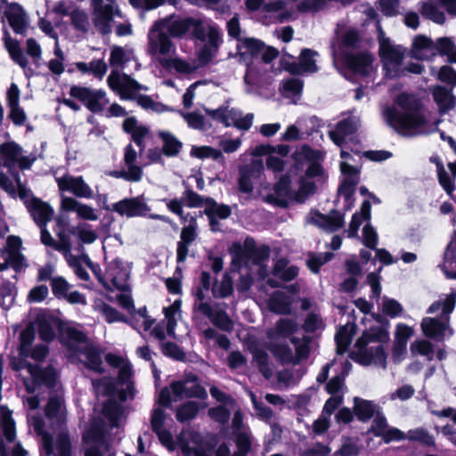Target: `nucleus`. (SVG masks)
<instances>
[{"instance_id": "obj_1", "label": "nucleus", "mask_w": 456, "mask_h": 456, "mask_svg": "<svg viewBox=\"0 0 456 456\" xmlns=\"http://www.w3.org/2000/svg\"><path fill=\"white\" fill-rule=\"evenodd\" d=\"M402 112L387 107L383 115L387 124L403 135L429 134L437 130V124H429L422 112L421 102L412 94H402L396 99Z\"/></svg>"}, {"instance_id": "obj_2", "label": "nucleus", "mask_w": 456, "mask_h": 456, "mask_svg": "<svg viewBox=\"0 0 456 456\" xmlns=\"http://www.w3.org/2000/svg\"><path fill=\"white\" fill-rule=\"evenodd\" d=\"M360 37L356 29L337 31L330 48L333 61H343L355 74L369 76L373 69V57L367 52L359 51Z\"/></svg>"}, {"instance_id": "obj_3", "label": "nucleus", "mask_w": 456, "mask_h": 456, "mask_svg": "<svg viewBox=\"0 0 456 456\" xmlns=\"http://www.w3.org/2000/svg\"><path fill=\"white\" fill-rule=\"evenodd\" d=\"M102 413L107 425L101 418L94 419L83 439L86 444L85 456H113L107 441L109 428H118L122 419L124 409L121 404L109 399L103 405Z\"/></svg>"}, {"instance_id": "obj_4", "label": "nucleus", "mask_w": 456, "mask_h": 456, "mask_svg": "<svg viewBox=\"0 0 456 456\" xmlns=\"http://www.w3.org/2000/svg\"><path fill=\"white\" fill-rule=\"evenodd\" d=\"M45 415L52 426L53 431L58 430V434L53 439V436L45 430V422L41 416H31L28 418L29 425L34 431L41 437L42 452L45 456H54L56 452V442L61 434H66L71 444L69 435L64 426L66 424V409L64 401L61 393H56L50 396L45 408ZM72 448V446L70 445Z\"/></svg>"}, {"instance_id": "obj_5", "label": "nucleus", "mask_w": 456, "mask_h": 456, "mask_svg": "<svg viewBox=\"0 0 456 456\" xmlns=\"http://www.w3.org/2000/svg\"><path fill=\"white\" fill-rule=\"evenodd\" d=\"M322 175V167L318 163L313 162L306 168L305 174L300 178L299 189L296 195L293 194L290 189L289 177L282 175L275 184L273 191L266 196V200L268 202L282 208L288 207L293 200L303 202L308 195L314 192L315 183L312 179H321Z\"/></svg>"}, {"instance_id": "obj_6", "label": "nucleus", "mask_w": 456, "mask_h": 456, "mask_svg": "<svg viewBox=\"0 0 456 456\" xmlns=\"http://www.w3.org/2000/svg\"><path fill=\"white\" fill-rule=\"evenodd\" d=\"M388 339L389 334L386 328L371 327L357 339L351 358L364 366L374 364L385 369L387 354L382 344Z\"/></svg>"}, {"instance_id": "obj_7", "label": "nucleus", "mask_w": 456, "mask_h": 456, "mask_svg": "<svg viewBox=\"0 0 456 456\" xmlns=\"http://www.w3.org/2000/svg\"><path fill=\"white\" fill-rule=\"evenodd\" d=\"M133 59V50L118 45L111 47L110 65L112 70L107 78V82L109 86L118 93L122 99H134L137 92L148 89L129 76L119 72V69H122Z\"/></svg>"}, {"instance_id": "obj_8", "label": "nucleus", "mask_w": 456, "mask_h": 456, "mask_svg": "<svg viewBox=\"0 0 456 456\" xmlns=\"http://www.w3.org/2000/svg\"><path fill=\"white\" fill-rule=\"evenodd\" d=\"M456 305V290L452 289L444 298L435 301L428 308V314H435L442 310L439 317H425L422 319L420 327L423 334L436 341L442 342L453 335V330L450 326V314Z\"/></svg>"}, {"instance_id": "obj_9", "label": "nucleus", "mask_w": 456, "mask_h": 456, "mask_svg": "<svg viewBox=\"0 0 456 456\" xmlns=\"http://www.w3.org/2000/svg\"><path fill=\"white\" fill-rule=\"evenodd\" d=\"M65 333V345L68 349L78 358L84 356L85 364L88 369L102 372V352L99 348L93 345L83 332L74 328H68Z\"/></svg>"}, {"instance_id": "obj_10", "label": "nucleus", "mask_w": 456, "mask_h": 456, "mask_svg": "<svg viewBox=\"0 0 456 456\" xmlns=\"http://www.w3.org/2000/svg\"><path fill=\"white\" fill-rule=\"evenodd\" d=\"M340 157L342 159L340 170L344 175V180L338 189V194L340 197H344L346 203L345 210L347 211L353 206L352 197L355 187L360 182V160L362 159V155L359 151H353L351 153L342 149Z\"/></svg>"}, {"instance_id": "obj_11", "label": "nucleus", "mask_w": 456, "mask_h": 456, "mask_svg": "<svg viewBox=\"0 0 456 456\" xmlns=\"http://www.w3.org/2000/svg\"><path fill=\"white\" fill-rule=\"evenodd\" d=\"M45 246L46 247V255L53 256V251L60 252L68 265L74 271L75 274L82 281L89 280V273L83 267L84 258L83 254L81 256H75L72 254V240L64 231L58 232V240H55L53 237L45 235Z\"/></svg>"}, {"instance_id": "obj_12", "label": "nucleus", "mask_w": 456, "mask_h": 456, "mask_svg": "<svg viewBox=\"0 0 456 456\" xmlns=\"http://www.w3.org/2000/svg\"><path fill=\"white\" fill-rule=\"evenodd\" d=\"M448 55L450 61L456 62V47L449 37H440L436 43L425 36L414 38L411 56L417 60H430L436 54Z\"/></svg>"}, {"instance_id": "obj_13", "label": "nucleus", "mask_w": 456, "mask_h": 456, "mask_svg": "<svg viewBox=\"0 0 456 456\" xmlns=\"http://www.w3.org/2000/svg\"><path fill=\"white\" fill-rule=\"evenodd\" d=\"M379 56L386 70V75L395 77L404 75L403 61L406 50L402 45L394 44L385 33L379 31Z\"/></svg>"}, {"instance_id": "obj_14", "label": "nucleus", "mask_w": 456, "mask_h": 456, "mask_svg": "<svg viewBox=\"0 0 456 456\" xmlns=\"http://www.w3.org/2000/svg\"><path fill=\"white\" fill-rule=\"evenodd\" d=\"M170 37L182 38L189 33L201 41H206V25L201 20L179 16H169L157 20Z\"/></svg>"}, {"instance_id": "obj_15", "label": "nucleus", "mask_w": 456, "mask_h": 456, "mask_svg": "<svg viewBox=\"0 0 456 456\" xmlns=\"http://www.w3.org/2000/svg\"><path fill=\"white\" fill-rule=\"evenodd\" d=\"M147 53L158 61L159 58H168L175 53V45L158 21L149 30Z\"/></svg>"}, {"instance_id": "obj_16", "label": "nucleus", "mask_w": 456, "mask_h": 456, "mask_svg": "<svg viewBox=\"0 0 456 456\" xmlns=\"http://www.w3.org/2000/svg\"><path fill=\"white\" fill-rule=\"evenodd\" d=\"M22 148L14 142H4L0 145V166L12 169L18 166L20 169H28L37 159L36 156L22 154Z\"/></svg>"}, {"instance_id": "obj_17", "label": "nucleus", "mask_w": 456, "mask_h": 456, "mask_svg": "<svg viewBox=\"0 0 456 456\" xmlns=\"http://www.w3.org/2000/svg\"><path fill=\"white\" fill-rule=\"evenodd\" d=\"M70 95L79 100L90 111L98 113L109 104L106 93L103 90H94L88 87L73 86Z\"/></svg>"}, {"instance_id": "obj_18", "label": "nucleus", "mask_w": 456, "mask_h": 456, "mask_svg": "<svg viewBox=\"0 0 456 456\" xmlns=\"http://www.w3.org/2000/svg\"><path fill=\"white\" fill-rule=\"evenodd\" d=\"M91 6L95 28L102 35L110 34L114 15H119L118 9L113 4L105 3L104 0H91Z\"/></svg>"}, {"instance_id": "obj_19", "label": "nucleus", "mask_w": 456, "mask_h": 456, "mask_svg": "<svg viewBox=\"0 0 456 456\" xmlns=\"http://www.w3.org/2000/svg\"><path fill=\"white\" fill-rule=\"evenodd\" d=\"M318 53L308 48L301 51L299 61L297 62L290 54H286L281 61L282 68L293 75H301L303 73H314L318 70L314 57Z\"/></svg>"}, {"instance_id": "obj_20", "label": "nucleus", "mask_w": 456, "mask_h": 456, "mask_svg": "<svg viewBox=\"0 0 456 456\" xmlns=\"http://www.w3.org/2000/svg\"><path fill=\"white\" fill-rule=\"evenodd\" d=\"M27 369L30 374V379H23V383L27 391L33 394L37 386L44 385L49 388L57 387V371L52 366H48L44 370H37L32 364H27Z\"/></svg>"}, {"instance_id": "obj_21", "label": "nucleus", "mask_w": 456, "mask_h": 456, "mask_svg": "<svg viewBox=\"0 0 456 456\" xmlns=\"http://www.w3.org/2000/svg\"><path fill=\"white\" fill-rule=\"evenodd\" d=\"M106 210L117 212L122 216L134 217L148 216L151 208L142 197L126 198L114 203L111 208L104 204Z\"/></svg>"}, {"instance_id": "obj_22", "label": "nucleus", "mask_w": 456, "mask_h": 456, "mask_svg": "<svg viewBox=\"0 0 456 456\" xmlns=\"http://www.w3.org/2000/svg\"><path fill=\"white\" fill-rule=\"evenodd\" d=\"M170 387L175 402L183 398L197 397L204 399L207 397L206 389L197 383L195 375H190L183 380L175 381L170 385Z\"/></svg>"}, {"instance_id": "obj_23", "label": "nucleus", "mask_w": 456, "mask_h": 456, "mask_svg": "<svg viewBox=\"0 0 456 456\" xmlns=\"http://www.w3.org/2000/svg\"><path fill=\"white\" fill-rule=\"evenodd\" d=\"M206 40H208L207 43L198 52V59L200 65L208 64L216 57L223 41L219 28L213 25H206Z\"/></svg>"}, {"instance_id": "obj_24", "label": "nucleus", "mask_w": 456, "mask_h": 456, "mask_svg": "<svg viewBox=\"0 0 456 456\" xmlns=\"http://www.w3.org/2000/svg\"><path fill=\"white\" fill-rule=\"evenodd\" d=\"M27 208L40 228V240L45 245V235L48 234V236L53 237L46 229V224L51 220L53 211L48 204L37 198L28 202Z\"/></svg>"}, {"instance_id": "obj_25", "label": "nucleus", "mask_w": 456, "mask_h": 456, "mask_svg": "<svg viewBox=\"0 0 456 456\" xmlns=\"http://www.w3.org/2000/svg\"><path fill=\"white\" fill-rule=\"evenodd\" d=\"M56 183L60 191H69L78 198L91 199L94 196L92 188L82 176H73L66 174L61 177H56Z\"/></svg>"}, {"instance_id": "obj_26", "label": "nucleus", "mask_w": 456, "mask_h": 456, "mask_svg": "<svg viewBox=\"0 0 456 456\" xmlns=\"http://www.w3.org/2000/svg\"><path fill=\"white\" fill-rule=\"evenodd\" d=\"M232 435L234 437L238 449L248 452L251 450L253 436L249 427L243 422L242 411L238 409L232 420Z\"/></svg>"}, {"instance_id": "obj_27", "label": "nucleus", "mask_w": 456, "mask_h": 456, "mask_svg": "<svg viewBox=\"0 0 456 456\" xmlns=\"http://www.w3.org/2000/svg\"><path fill=\"white\" fill-rule=\"evenodd\" d=\"M198 224L195 216H190V224L182 228L180 240L177 242L176 259L178 263L186 260L189 247L196 240Z\"/></svg>"}, {"instance_id": "obj_28", "label": "nucleus", "mask_w": 456, "mask_h": 456, "mask_svg": "<svg viewBox=\"0 0 456 456\" xmlns=\"http://www.w3.org/2000/svg\"><path fill=\"white\" fill-rule=\"evenodd\" d=\"M107 281L110 280L114 289L118 290H126L128 289L129 273L123 265L122 262L115 259L110 262L106 268Z\"/></svg>"}, {"instance_id": "obj_29", "label": "nucleus", "mask_w": 456, "mask_h": 456, "mask_svg": "<svg viewBox=\"0 0 456 456\" xmlns=\"http://www.w3.org/2000/svg\"><path fill=\"white\" fill-rule=\"evenodd\" d=\"M310 222L328 232H333L344 226L345 217L344 214L336 210L331 211L329 215L314 212Z\"/></svg>"}, {"instance_id": "obj_30", "label": "nucleus", "mask_w": 456, "mask_h": 456, "mask_svg": "<svg viewBox=\"0 0 456 456\" xmlns=\"http://www.w3.org/2000/svg\"><path fill=\"white\" fill-rule=\"evenodd\" d=\"M21 240L19 237L10 236L6 248L2 251L1 257L9 267L19 270L23 266L24 256L20 251Z\"/></svg>"}, {"instance_id": "obj_31", "label": "nucleus", "mask_w": 456, "mask_h": 456, "mask_svg": "<svg viewBox=\"0 0 456 456\" xmlns=\"http://www.w3.org/2000/svg\"><path fill=\"white\" fill-rule=\"evenodd\" d=\"M360 120L355 116H350L339 121L335 130H330V139L338 146H341L346 136L354 134L359 127Z\"/></svg>"}, {"instance_id": "obj_32", "label": "nucleus", "mask_w": 456, "mask_h": 456, "mask_svg": "<svg viewBox=\"0 0 456 456\" xmlns=\"http://www.w3.org/2000/svg\"><path fill=\"white\" fill-rule=\"evenodd\" d=\"M432 95L441 115L446 114L455 109L456 96L452 93V88H447L444 86H436L432 89Z\"/></svg>"}, {"instance_id": "obj_33", "label": "nucleus", "mask_w": 456, "mask_h": 456, "mask_svg": "<svg viewBox=\"0 0 456 456\" xmlns=\"http://www.w3.org/2000/svg\"><path fill=\"white\" fill-rule=\"evenodd\" d=\"M8 22L16 34L23 35L28 28V20L23 8L17 3L10 4L4 12Z\"/></svg>"}, {"instance_id": "obj_34", "label": "nucleus", "mask_w": 456, "mask_h": 456, "mask_svg": "<svg viewBox=\"0 0 456 456\" xmlns=\"http://www.w3.org/2000/svg\"><path fill=\"white\" fill-rule=\"evenodd\" d=\"M61 208L64 211H75L78 217L85 220L96 221L98 219V215L92 207L71 197L63 196L61 198Z\"/></svg>"}, {"instance_id": "obj_35", "label": "nucleus", "mask_w": 456, "mask_h": 456, "mask_svg": "<svg viewBox=\"0 0 456 456\" xmlns=\"http://www.w3.org/2000/svg\"><path fill=\"white\" fill-rule=\"evenodd\" d=\"M0 456H8L4 438L11 443L13 442L16 437L15 422L12 418L9 411H2L0 419Z\"/></svg>"}, {"instance_id": "obj_36", "label": "nucleus", "mask_w": 456, "mask_h": 456, "mask_svg": "<svg viewBox=\"0 0 456 456\" xmlns=\"http://www.w3.org/2000/svg\"><path fill=\"white\" fill-rule=\"evenodd\" d=\"M123 129L126 133L131 134L132 140L140 148V152L142 153L145 149L144 139L150 134L149 128L140 125L136 118L131 117L124 120Z\"/></svg>"}, {"instance_id": "obj_37", "label": "nucleus", "mask_w": 456, "mask_h": 456, "mask_svg": "<svg viewBox=\"0 0 456 456\" xmlns=\"http://www.w3.org/2000/svg\"><path fill=\"white\" fill-rule=\"evenodd\" d=\"M131 365L130 363L126 362L118 370V383L122 387V388L118 390V398L122 402H125L127 399H132L134 395V387L131 381Z\"/></svg>"}, {"instance_id": "obj_38", "label": "nucleus", "mask_w": 456, "mask_h": 456, "mask_svg": "<svg viewBox=\"0 0 456 456\" xmlns=\"http://www.w3.org/2000/svg\"><path fill=\"white\" fill-rule=\"evenodd\" d=\"M254 115L252 113H248L243 117L240 110L234 108L229 110L227 108L225 126H234L238 129L247 131L251 127Z\"/></svg>"}, {"instance_id": "obj_39", "label": "nucleus", "mask_w": 456, "mask_h": 456, "mask_svg": "<svg viewBox=\"0 0 456 456\" xmlns=\"http://www.w3.org/2000/svg\"><path fill=\"white\" fill-rule=\"evenodd\" d=\"M4 42L6 50L8 51L12 60L16 62L22 69H26L28 65V59L24 55L17 40L12 38L7 30L4 31Z\"/></svg>"}, {"instance_id": "obj_40", "label": "nucleus", "mask_w": 456, "mask_h": 456, "mask_svg": "<svg viewBox=\"0 0 456 456\" xmlns=\"http://www.w3.org/2000/svg\"><path fill=\"white\" fill-rule=\"evenodd\" d=\"M370 208L371 206L370 201L364 200L361 206L360 212H356L353 215L349 227L346 231L349 238L356 237L358 230L362 222L370 218Z\"/></svg>"}, {"instance_id": "obj_41", "label": "nucleus", "mask_w": 456, "mask_h": 456, "mask_svg": "<svg viewBox=\"0 0 456 456\" xmlns=\"http://www.w3.org/2000/svg\"><path fill=\"white\" fill-rule=\"evenodd\" d=\"M297 323L290 319H281L274 328L267 330V338L270 340H275L278 338H287L293 334L297 330Z\"/></svg>"}, {"instance_id": "obj_42", "label": "nucleus", "mask_w": 456, "mask_h": 456, "mask_svg": "<svg viewBox=\"0 0 456 456\" xmlns=\"http://www.w3.org/2000/svg\"><path fill=\"white\" fill-rule=\"evenodd\" d=\"M291 303L290 297L286 293L275 291L270 297L268 305L273 313L287 314L290 313Z\"/></svg>"}, {"instance_id": "obj_43", "label": "nucleus", "mask_w": 456, "mask_h": 456, "mask_svg": "<svg viewBox=\"0 0 456 456\" xmlns=\"http://www.w3.org/2000/svg\"><path fill=\"white\" fill-rule=\"evenodd\" d=\"M159 62L165 69H174L182 74H191L198 69L195 62H189L179 58H159Z\"/></svg>"}, {"instance_id": "obj_44", "label": "nucleus", "mask_w": 456, "mask_h": 456, "mask_svg": "<svg viewBox=\"0 0 456 456\" xmlns=\"http://www.w3.org/2000/svg\"><path fill=\"white\" fill-rule=\"evenodd\" d=\"M159 138L163 142L162 151L167 157H175L179 154L183 147V143L170 132L160 131Z\"/></svg>"}, {"instance_id": "obj_45", "label": "nucleus", "mask_w": 456, "mask_h": 456, "mask_svg": "<svg viewBox=\"0 0 456 456\" xmlns=\"http://www.w3.org/2000/svg\"><path fill=\"white\" fill-rule=\"evenodd\" d=\"M264 49V43L252 37H243L237 43V50L241 56H258Z\"/></svg>"}, {"instance_id": "obj_46", "label": "nucleus", "mask_w": 456, "mask_h": 456, "mask_svg": "<svg viewBox=\"0 0 456 456\" xmlns=\"http://www.w3.org/2000/svg\"><path fill=\"white\" fill-rule=\"evenodd\" d=\"M69 18L70 23L75 30L81 32L83 34H86L89 32L91 28V22L89 15L86 10L77 6L71 12Z\"/></svg>"}, {"instance_id": "obj_47", "label": "nucleus", "mask_w": 456, "mask_h": 456, "mask_svg": "<svg viewBox=\"0 0 456 456\" xmlns=\"http://www.w3.org/2000/svg\"><path fill=\"white\" fill-rule=\"evenodd\" d=\"M251 353L253 354V360L256 362L258 370L263 374V376L266 379H269L273 375V369L270 365V357L268 354L257 347H252Z\"/></svg>"}, {"instance_id": "obj_48", "label": "nucleus", "mask_w": 456, "mask_h": 456, "mask_svg": "<svg viewBox=\"0 0 456 456\" xmlns=\"http://www.w3.org/2000/svg\"><path fill=\"white\" fill-rule=\"evenodd\" d=\"M267 349L281 362L294 363V354L288 345L271 340L267 345Z\"/></svg>"}, {"instance_id": "obj_49", "label": "nucleus", "mask_w": 456, "mask_h": 456, "mask_svg": "<svg viewBox=\"0 0 456 456\" xmlns=\"http://www.w3.org/2000/svg\"><path fill=\"white\" fill-rule=\"evenodd\" d=\"M210 322L224 331H230L233 328V323L229 318L228 314L223 310H216L213 306L210 308V313L204 314Z\"/></svg>"}, {"instance_id": "obj_50", "label": "nucleus", "mask_w": 456, "mask_h": 456, "mask_svg": "<svg viewBox=\"0 0 456 456\" xmlns=\"http://www.w3.org/2000/svg\"><path fill=\"white\" fill-rule=\"evenodd\" d=\"M354 412L358 419L361 421H367L372 418L376 412V406L370 401L354 398Z\"/></svg>"}, {"instance_id": "obj_51", "label": "nucleus", "mask_w": 456, "mask_h": 456, "mask_svg": "<svg viewBox=\"0 0 456 456\" xmlns=\"http://www.w3.org/2000/svg\"><path fill=\"white\" fill-rule=\"evenodd\" d=\"M207 208L204 209L206 216H215L220 219H226L231 216L232 210L228 205L218 204L214 199H206Z\"/></svg>"}, {"instance_id": "obj_52", "label": "nucleus", "mask_w": 456, "mask_h": 456, "mask_svg": "<svg viewBox=\"0 0 456 456\" xmlns=\"http://www.w3.org/2000/svg\"><path fill=\"white\" fill-rule=\"evenodd\" d=\"M94 393L97 395H113L117 390L115 379L110 377H104L101 379H92Z\"/></svg>"}, {"instance_id": "obj_53", "label": "nucleus", "mask_w": 456, "mask_h": 456, "mask_svg": "<svg viewBox=\"0 0 456 456\" xmlns=\"http://www.w3.org/2000/svg\"><path fill=\"white\" fill-rule=\"evenodd\" d=\"M244 246L249 256H251L253 261L257 265H260L269 257V248L266 246L256 247L253 239H246Z\"/></svg>"}, {"instance_id": "obj_54", "label": "nucleus", "mask_w": 456, "mask_h": 456, "mask_svg": "<svg viewBox=\"0 0 456 456\" xmlns=\"http://www.w3.org/2000/svg\"><path fill=\"white\" fill-rule=\"evenodd\" d=\"M38 333L40 338L46 342L52 341L55 338V329L53 320L46 315L37 317Z\"/></svg>"}, {"instance_id": "obj_55", "label": "nucleus", "mask_w": 456, "mask_h": 456, "mask_svg": "<svg viewBox=\"0 0 456 456\" xmlns=\"http://www.w3.org/2000/svg\"><path fill=\"white\" fill-rule=\"evenodd\" d=\"M303 89V81L297 77H290L282 81L281 92L285 97L299 98Z\"/></svg>"}, {"instance_id": "obj_56", "label": "nucleus", "mask_w": 456, "mask_h": 456, "mask_svg": "<svg viewBox=\"0 0 456 456\" xmlns=\"http://www.w3.org/2000/svg\"><path fill=\"white\" fill-rule=\"evenodd\" d=\"M15 288L8 281H4L0 285V307L8 310L13 304L15 298Z\"/></svg>"}, {"instance_id": "obj_57", "label": "nucleus", "mask_w": 456, "mask_h": 456, "mask_svg": "<svg viewBox=\"0 0 456 456\" xmlns=\"http://www.w3.org/2000/svg\"><path fill=\"white\" fill-rule=\"evenodd\" d=\"M200 411V405L196 402H187L176 410L175 418L179 422H185L194 419Z\"/></svg>"}, {"instance_id": "obj_58", "label": "nucleus", "mask_w": 456, "mask_h": 456, "mask_svg": "<svg viewBox=\"0 0 456 456\" xmlns=\"http://www.w3.org/2000/svg\"><path fill=\"white\" fill-rule=\"evenodd\" d=\"M411 352L413 355L425 356L428 361L434 359V346L431 342L426 339L417 340L411 345Z\"/></svg>"}, {"instance_id": "obj_59", "label": "nucleus", "mask_w": 456, "mask_h": 456, "mask_svg": "<svg viewBox=\"0 0 456 456\" xmlns=\"http://www.w3.org/2000/svg\"><path fill=\"white\" fill-rule=\"evenodd\" d=\"M233 290L232 278L224 274L220 282H215L212 287V293L215 297H226Z\"/></svg>"}, {"instance_id": "obj_60", "label": "nucleus", "mask_w": 456, "mask_h": 456, "mask_svg": "<svg viewBox=\"0 0 456 456\" xmlns=\"http://www.w3.org/2000/svg\"><path fill=\"white\" fill-rule=\"evenodd\" d=\"M351 330L352 327L343 326L338 330L335 336L338 354H344L350 345L352 340Z\"/></svg>"}, {"instance_id": "obj_61", "label": "nucleus", "mask_w": 456, "mask_h": 456, "mask_svg": "<svg viewBox=\"0 0 456 456\" xmlns=\"http://www.w3.org/2000/svg\"><path fill=\"white\" fill-rule=\"evenodd\" d=\"M180 114L184 118L188 126L193 129L205 131L209 127V125L206 121L205 118L198 112L185 113L180 111Z\"/></svg>"}, {"instance_id": "obj_62", "label": "nucleus", "mask_w": 456, "mask_h": 456, "mask_svg": "<svg viewBox=\"0 0 456 456\" xmlns=\"http://www.w3.org/2000/svg\"><path fill=\"white\" fill-rule=\"evenodd\" d=\"M181 307V301L175 300L171 305L164 308L165 317L167 320V330L169 335L174 333L175 327L176 326L175 316L179 314Z\"/></svg>"}, {"instance_id": "obj_63", "label": "nucleus", "mask_w": 456, "mask_h": 456, "mask_svg": "<svg viewBox=\"0 0 456 456\" xmlns=\"http://www.w3.org/2000/svg\"><path fill=\"white\" fill-rule=\"evenodd\" d=\"M208 292L205 291L204 289L198 288L194 296V305L193 308L202 314H208L210 313V308L212 305L209 304L208 300Z\"/></svg>"}, {"instance_id": "obj_64", "label": "nucleus", "mask_w": 456, "mask_h": 456, "mask_svg": "<svg viewBox=\"0 0 456 456\" xmlns=\"http://www.w3.org/2000/svg\"><path fill=\"white\" fill-rule=\"evenodd\" d=\"M51 288L54 297L60 299L66 296L68 291H69L71 285L64 277L55 276L51 279Z\"/></svg>"}]
</instances>
